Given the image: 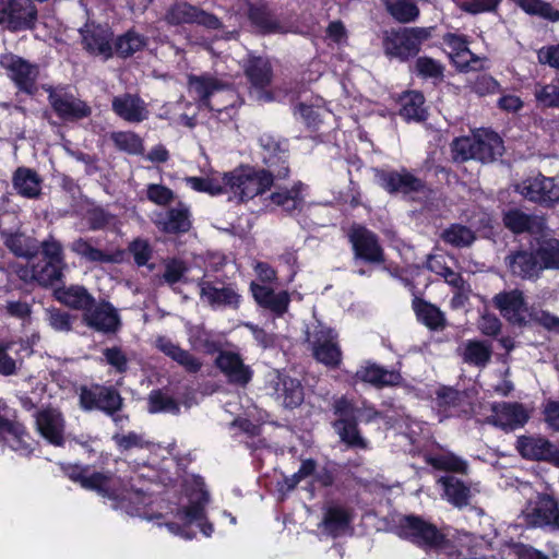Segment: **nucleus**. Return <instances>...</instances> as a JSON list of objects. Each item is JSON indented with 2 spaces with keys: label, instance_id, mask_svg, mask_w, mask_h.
Wrapping results in <instances>:
<instances>
[{
  "label": "nucleus",
  "instance_id": "1",
  "mask_svg": "<svg viewBox=\"0 0 559 559\" xmlns=\"http://www.w3.org/2000/svg\"><path fill=\"white\" fill-rule=\"evenodd\" d=\"M331 411L335 416L331 426L347 449L367 450L369 442L362 436L359 424L368 425L384 418L383 412L368 400H362L358 405L347 395L334 396Z\"/></svg>",
  "mask_w": 559,
  "mask_h": 559
},
{
  "label": "nucleus",
  "instance_id": "2",
  "mask_svg": "<svg viewBox=\"0 0 559 559\" xmlns=\"http://www.w3.org/2000/svg\"><path fill=\"white\" fill-rule=\"evenodd\" d=\"M187 85L189 93L193 95L201 108H206L218 115L225 112L231 117L243 104V99L236 93L231 83L223 81L210 72L188 74Z\"/></svg>",
  "mask_w": 559,
  "mask_h": 559
},
{
  "label": "nucleus",
  "instance_id": "3",
  "mask_svg": "<svg viewBox=\"0 0 559 559\" xmlns=\"http://www.w3.org/2000/svg\"><path fill=\"white\" fill-rule=\"evenodd\" d=\"M452 153L455 162L474 159L484 164L492 163L503 155L504 143L496 131L480 128L472 136L454 139Z\"/></svg>",
  "mask_w": 559,
  "mask_h": 559
},
{
  "label": "nucleus",
  "instance_id": "4",
  "mask_svg": "<svg viewBox=\"0 0 559 559\" xmlns=\"http://www.w3.org/2000/svg\"><path fill=\"white\" fill-rule=\"evenodd\" d=\"M433 27H399L385 29L382 48L389 59L407 62L417 57L423 44L432 35Z\"/></svg>",
  "mask_w": 559,
  "mask_h": 559
},
{
  "label": "nucleus",
  "instance_id": "5",
  "mask_svg": "<svg viewBox=\"0 0 559 559\" xmlns=\"http://www.w3.org/2000/svg\"><path fill=\"white\" fill-rule=\"evenodd\" d=\"M222 180L240 202L263 195L277 186L273 177L263 168L251 165H240L234 170L225 173Z\"/></svg>",
  "mask_w": 559,
  "mask_h": 559
},
{
  "label": "nucleus",
  "instance_id": "6",
  "mask_svg": "<svg viewBox=\"0 0 559 559\" xmlns=\"http://www.w3.org/2000/svg\"><path fill=\"white\" fill-rule=\"evenodd\" d=\"M263 169L278 183L288 180L292 175L290 143L287 138L273 133H263L258 139Z\"/></svg>",
  "mask_w": 559,
  "mask_h": 559
},
{
  "label": "nucleus",
  "instance_id": "7",
  "mask_svg": "<svg viewBox=\"0 0 559 559\" xmlns=\"http://www.w3.org/2000/svg\"><path fill=\"white\" fill-rule=\"evenodd\" d=\"M395 532L401 538L421 548H442L447 542L445 535L435 524L415 514L402 516L395 526Z\"/></svg>",
  "mask_w": 559,
  "mask_h": 559
},
{
  "label": "nucleus",
  "instance_id": "8",
  "mask_svg": "<svg viewBox=\"0 0 559 559\" xmlns=\"http://www.w3.org/2000/svg\"><path fill=\"white\" fill-rule=\"evenodd\" d=\"M354 260L369 266H379L385 262V252L379 236L360 224H353L347 234Z\"/></svg>",
  "mask_w": 559,
  "mask_h": 559
},
{
  "label": "nucleus",
  "instance_id": "9",
  "mask_svg": "<svg viewBox=\"0 0 559 559\" xmlns=\"http://www.w3.org/2000/svg\"><path fill=\"white\" fill-rule=\"evenodd\" d=\"M123 402V397L114 385L92 383L80 386L79 405L84 412L97 409L107 416H114L122 411Z\"/></svg>",
  "mask_w": 559,
  "mask_h": 559
},
{
  "label": "nucleus",
  "instance_id": "10",
  "mask_svg": "<svg viewBox=\"0 0 559 559\" xmlns=\"http://www.w3.org/2000/svg\"><path fill=\"white\" fill-rule=\"evenodd\" d=\"M200 290V299L206 302L212 309L230 308L238 310L241 304V295L236 284L225 283L223 280H206L202 276L195 281Z\"/></svg>",
  "mask_w": 559,
  "mask_h": 559
},
{
  "label": "nucleus",
  "instance_id": "11",
  "mask_svg": "<svg viewBox=\"0 0 559 559\" xmlns=\"http://www.w3.org/2000/svg\"><path fill=\"white\" fill-rule=\"evenodd\" d=\"M376 183L391 195L412 193H423L426 190V181L416 177L407 168L395 169H374Z\"/></svg>",
  "mask_w": 559,
  "mask_h": 559
},
{
  "label": "nucleus",
  "instance_id": "12",
  "mask_svg": "<svg viewBox=\"0 0 559 559\" xmlns=\"http://www.w3.org/2000/svg\"><path fill=\"white\" fill-rule=\"evenodd\" d=\"M265 389L285 408L299 407L305 400V390L301 381L290 377L286 371L273 370L267 374Z\"/></svg>",
  "mask_w": 559,
  "mask_h": 559
},
{
  "label": "nucleus",
  "instance_id": "13",
  "mask_svg": "<svg viewBox=\"0 0 559 559\" xmlns=\"http://www.w3.org/2000/svg\"><path fill=\"white\" fill-rule=\"evenodd\" d=\"M44 90L48 93L50 107L61 120L78 121L91 116L92 109L86 102L75 97L67 87L48 85Z\"/></svg>",
  "mask_w": 559,
  "mask_h": 559
},
{
  "label": "nucleus",
  "instance_id": "14",
  "mask_svg": "<svg viewBox=\"0 0 559 559\" xmlns=\"http://www.w3.org/2000/svg\"><path fill=\"white\" fill-rule=\"evenodd\" d=\"M559 515V501L547 492H537L523 511L526 527L550 530Z\"/></svg>",
  "mask_w": 559,
  "mask_h": 559
},
{
  "label": "nucleus",
  "instance_id": "15",
  "mask_svg": "<svg viewBox=\"0 0 559 559\" xmlns=\"http://www.w3.org/2000/svg\"><path fill=\"white\" fill-rule=\"evenodd\" d=\"M164 20L173 26L197 24L213 31L223 27L218 16L188 2H177L170 5L165 12Z\"/></svg>",
  "mask_w": 559,
  "mask_h": 559
},
{
  "label": "nucleus",
  "instance_id": "16",
  "mask_svg": "<svg viewBox=\"0 0 559 559\" xmlns=\"http://www.w3.org/2000/svg\"><path fill=\"white\" fill-rule=\"evenodd\" d=\"M38 10L33 0H7L0 10V24L7 23L12 32L33 29Z\"/></svg>",
  "mask_w": 559,
  "mask_h": 559
},
{
  "label": "nucleus",
  "instance_id": "17",
  "mask_svg": "<svg viewBox=\"0 0 559 559\" xmlns=\"http://www.w3.org/2000/svg\"><path fill=\"white\" fill-rule=\"evenodd\" d=\"M83 49L94 57L107 61L114 57V32L108 25L85 24L80 28Z\"/></svg>",
  "mask_w": 559,
  "mask_h": 559
},
{
  "label": "nucleus",
  "instance_id": "18",
  "mask_svg": "<svg viewBox=\"0 0 559 559\" xmlns=\"http://www.w3.org/2000/svg\"><path fill=\"white\" fill-rule=\"evenodd\" d=\"M518 453L525 460L547 462L559 467V449L542 436H519L515 442Z\"/></svg>",
  "mask_w": 559,
  "mask_h": 559
},
{
  "label": "nucleus",
  "instance_id": "19",
  "mask_svg": "<svg viewBox=\"0 0 559 559\" xmlns=\"http://www.w3.org/2000/svg\"><path fill=\"white\" fill-rule=\"evenodd\" d=\"M246 16L251 31L257 35L280 34L284 29L276 11L265 0L248 2Z\"/></svg>",
  "mask_w": 559,
  "mask_h": 559
},
{
  "label": "nucleus",
  "instance_id": "20",
  "mask_svg": "<svg viewBox=\"0 0 559 559\" xmlns=\"http://www.w3.org/2000/svg\"><path fill=\"white\" fill-rule=\"evenodd\" d=\"M435 404L438 414L443 418L469 417L474 413L473 404L464 391L452 386H441L436 392Z\"/></svg>",
  "mask_w": 559,
  "mask_h": 559
},
{
  "label": "nucleus",
  "instance_id": "21",
  "mask_svg": "<svg viewBox=\"0 0 559 559\" xmlns=\"http://www.w3.org/2000/svg\"><path fill=\"white\" fill-rule=\"evenodd\" d=\"M1 64L10 72V78L19 91L27 95L36 94V82L39 76L38 64L16 55L4 56Z\"/></svg>",
  "mask_w": 559,
  "mask_h": 559
},
{
  "label": "nucleus",
  "instance_id": "22",
  "mask_svg": "<svg viewBox=\"0 0 559 559\" xmlns=\"http://www.w3.org/2000/svg\"><path fill=\"white\" fill-rule=\"evenodd\" d=\"M355 382L371 385L377 390L384 388H397L404 382V378L397 369H386L372 360H366L353 376Z\"/></svg>",
  "mask_w": 559,
  "mask_h": 559
},
{
  "label": "nucleus",
  "instance_id": "23",
  "mask_svg": "<svg viewBox=\"0 0 559 559\" xmlns=\"http://www.w3.org/2000/svg\"><path fill=\"white\" fill-rule=\"evenodd\" d=\"M214 366L226 377L228 383L246 388L253 378V370L243 362L237 352H222L214 359Z\"/></svg>",
  "mask_w": 559,
  "mask_h": 559
},
{
  "label": "nucleus",
  "instance_id": "24",
  "mask_svg": "<svg viewBox=\"0 0 559 559\" xmlns=\"http://www.w3.org/2000/svg\"><path fill=\"white\" fill-rule=\"evenodd\" d=\"M82 321L90 329L106 334L116 333L121 328V319L117 309L106 300L99 304L95 302L93 308L83 313Z\"/></svg>",
  "mask_w": 559,
  "mask_h": 559
},
{
  "label": "nucleus",
  "instance_id": "25",
  "mask_svg": "<svg viewBox=\"0 0 559 559\" xmlns=\"http://www.w3.org/2000/svg\"><path fill=\"white\" fill-rule=\"evenodd\" d=\"M249 290L255 304L265 310L271 311L275 317L282 318L289 308L290 295L287 290H275L266 285L252 281Z\"/></svg>",
  "mask_w": 559,
  "mask_h": 559
},
{
  "label": "nucleus",
  "instance_id": "26",
  "mask_svg": "<svg viewBox=\"0 0 559 559\" xmlns=\"http://www.w3.org/2000/svg\"><path fill=\"white\" fill-rule=\"evenodd\" d=\"M495 414L492 425L506 432L522 428L530 419V415L523 404L518 402L496 403L491 407Z\"/></svg>",
  "mask_w": 559,
  "mask_h": 559
},
{
  "label": "nucleus",
  "instance_id": "27",
  "mask_svg": "<svg viewBox=\"0 0 559 559\" xmlns=\"http://www.w3.org/2000/svg\"><path fill=\"white\" fill-rule=\"evenodd\" d=\"M509 272L521 280L536 281L542 272L533 249L511 250L504 258Z\"/></svg>",
  "mask_w": 559,
  "mask_h": 559
},
{
  "label": "nucleus",
  "instance_id": "28",
  "mask_svg": "<svg viewBox=\"0 0 559 559\" xmlns=\"http://www.w3.org/2000/svg\"><path fill=\"white\" fill-rule=\"evenodd\" d=\"M155 226L164 234L182 235L192 227L191 213L189 207L179 202L177 206L159 213L154 221Z\"/></svg>",
  "mask_w": 559,
  "mask_h": 559
},
{
  "label": "nucleus",
  "instance_id": "29",
  "mask_svg": "<svg viewBox=\"0 0 559 559\" xmlns=\"http://www.w3.org/2000/svg\"><path fill=\"white\" fill-rule=\"evenodd\" d=\"M492 302L504 319L520 326L526 325L521 314L526 309L523 292L519 289L501 292L492 298Z\"/></svg>",
  "mask_w": 559,
  "mask_h": 559
},
{
  "label": "nucleus",
  "instance_id": "30",
  "mask_svg": "<svg viewBox=\"0 0 559 559\" xmlns=\"http://www.w3.org/2000/svg\"><path fill=\"white\" fill-rule=\"evenodd\" d=\"M276 191L269 197L271 203L280 206L284 212L293 214L301 212L305 206V190L307 185L301 180L294 181L290 188H282L280 182L275 187Z\"/></svg>",
  "mask_w": 559,
  "mask_h": 559
},
{
  "label": "nucleus",
  "instance_id": "31",
  "mask_svg": "<svg viewBox=\"0 0 559 559\" xmlns=\"http://www.w3.org/2000/svg\"><path fill=\"white\" fill-rule=\"evenodd\" d=\"M36 426L40 436L50 444L64 445V419L61 414L50 409L41 411L36 416Z\"/></svg>",
  "mask_w": 559,
  "mask_h": 559
},
{
  "label": "nucleus",
  "instance_id": "32",
  "mask_svg": "<svg viewBox=\"0 0 559 559\" xmlns=\"http://www.w3.org/2000/svg\"><path fill=\"white\" fill-rule=\"evenodd\" d=\"M12 187L20 197L36 200L41 195L43 178L35 169L20 166L12 174Z\"/></svg>",
  "mask_w": 559,
  "mask_h": 559
},
{
  "label": "nucleus",
  "instance_id": "33",
  "mask_svg": "<svg viewBox=\"0 0 559 559\" xmlns=\"http://www.w3.org/2000/svg\"><path fill=\"white\" fill-rule=\"evenodd\" d=\"M454 543L457 554L465 559H486L492 549L490 538L468 532H457Z\"/></svg>",
  "mask_w": 559,
  "mask_h": 559
},
{
  "label": "nucleus",
  "instance_id": "34",
  "mask_svg": "<svg viewBox=\"0 0 559 559\" xmlns=\"http://www.w3.org/2000/svg\"><path fill=\"white\" fill-rule=\"evenodd\" d=\"M242 69L249 83L258 90L267 87L272 82L273 68L267 58L249 53Z\"/></svg>",
  "mask_w": 559,
  "mask_h": 559
},
{
  "label": "nucleus",
  "instance_id": "35",
  "mask_svg": "<svg viewBox=\"0 0 559 559\" xmlns=\"http://www.w3.org/2000/svg\"><path fill=\"white\" fill-rule=\"evenodd\" d=\"M156 348L164 355L176 361L188 373H198L202 368L201 360L189 350L182 348L166 336H159L156 340Z\"/></svg>",
  "mask_w": 559,
  "mask_h": 559
},
{
  "label": "nucleus",
  "instance_id": "36",
  "mask_svg": "<svg viewBox=\"0 0 559 559\" xmlns=\"http://www.w3.org/2000/svg\"><path fill=\"white\" fill-rule=\"evenodd\" d=\"M114 112L128 122H142L147 118L144 102L138 96L126 93L112 99Z\"/></svg>",
  "mask_w": 559,
  "mask_h": 559
},
{
  "label": "nucleus",
  "instance_id": "37",
  "mask_svg": "<svg viewBox=\"0 0 559 559\" xmlns=\"http://www.w3.org/2000/svg\"><path fill=\"white\" fill-rule=\"evenodd\" d=\"M524 195L540 205L550 206L559 201V188L555 185L554 178L543 175L536 177L525 188Z\"/></svg>",
  "mask_w": 559,
  "mask_h": 559
},
{
  "label": "nucleus",
  "instance_id": "38",
  "mask_svg": "<svg viewBox=\"0 0 559 559\" xmlns=\"http://www.w3.org/2000/svg\"><path fill=\"white\" fill-rule=\"evenodd\" d=\"M353 511L340 504H330L324 508L321 526L332 537H338L352 524Z\"/></svg>",
  "mask_w": 559,
  "mask_h": 559
},
{
  "label": "nucleus",
  "instance_id": "39",
  "mask_svg": "<svg viewBox=\"0 0 559 559\" xmlns=\"http://www.w3.org/2000/svg\"><path fill=\"white\" fill-rule=\"evenodd\" d=\"M55 298L62 305L86 312L95 306V297L84 286L72 285L60 287L53 292Z\"/></svg>",
  "mask_w": 559,
  "mask_h": 559
},
{
  "label": "nucleus",
  "instance_id": "40",
  "mask_svg": "<svg viewBox=\"0 0 559 559\" xmlns=\"http://www.w3.org/2000/svg\"><path fill=\"white\" fill-rule=\"evenodd\" d=\"M399 115L406 121H425L428 117L425 96L420 91H406L400 96Z\"/></svg>",
  "mask_w": 559,
  "mask_h": 559
},
{
  "label": "nucleus",
  "instance_id": "41",
  "mask_svg": "<svg viewBox=\"0 0 559 559\" xmlns=\"http://www.w3.org/2000/svg\"><path fill=\"white\" fill-rule=\"evenodd\" d=\"M412 308L418 322L427 326L431 331L443 330L447 325L444 313L439 307L425 300L417 298L412 300Z\"/></svg>",
  "mask_w": 559,
  "mask_h": 559
},
{
  "label": "nucleus",
  "instance_id": "42",
  "mask_svg": "<svg viewBox=\"0 0 559 559\" xmlns=\"http://www.w3.org/2000/svg\"><path fill=\"white\" fill-rule=\"evenodd\" d=\"M80 486L86 490L95 491L99 496L112 501H119L121 499L118 488L112 486L111 472H88L84 475Z\"/></svg>",
  "mask_w": 559,
  "mask_h": 559
},
{
  "label": "nucleus",
  "instance_id": "43",
  "mask_svg": "<svg viewBox=\"0 0 559 559\" xmlns=\"http://www.w3.org/2000/svg\"><path fill=\"white\" fill-rule=\"evenodd\" d=\"M536 254L540 272L545 270H559V239L554 237L536 238V247H532Z\"/></svg>",
  "mask_w": 559,
  "mask_h": 559
},
{
  "label": "nucleus",
  "instance_id": "44",
  "mask_svg": "<svg viewBox=\"0 0 559 559\" xmlns=\"http://www.w3.org/2000/svg\"><path fill=\"white\" fill-rule=\"evenodd\" d=\"M146 45L147 37L138 33L134 28H130L121 35L114 36V56L128 59L134 53L142 51Z\"/></svg>",
  "mask_w": 559,
  "mask_h": 559
},
{
  "label": "nucleus",
  "instance_id": "45",
  "mask_svg": "<svg viewBox=\"0 0 559 559\" xmlns=\"http://www.w3.org/2000/svg\"><path fill=\"white\" fill-rule=\"evenodd\" d=\"M312 356L330 369H337L342 362V350L331 338H316L312 342Z\"/></svg>",
  "mask_w": 559,
  "mask_h": 559
},
{
  "label": "nucleus",
  "instance_id": "46",
  "mask_svg": "<svg viewBox=\"0 0 559 559\" xmlns=\"http://www.w3.org/2000/svg\"><path fill=\"white\" fill-rule=\"evenodd\" d=\"M447 500L455 508L463 509L469 504L472 498L471 488L454 476L440 478Z\"/></svg>",
  "mask_w": 559,
  "mask_h": 559
},
{
  "label": "nucleus",
  "instance_id": "47",
  "mask_svg": "<svg viewBox=\"0 0 559 559\" xmlns=\"http://www.w3.org/2000/svg\"><path fill=\"white\" fill-rule=\"evenodd\" d=\"M386 12L401 24L415 22L420 14L418 5L413 0H383Z\"/></svg>",
  "mask_w": 559,
  "mask_h": 559
},
{
  "label": "nucleus",
  "instance_id": "48",
  "mask_svg": "<svg viewBox=\"0 0 559 559\" xmlns=\"http://www.w3.org/2000/svg\"><path fill=\"white\" fill-rule=\"evenodd\" d=\"M7 248L17 258L34 259L39 253L37 239L23 234H12L4 241Z\"/></svg>",
  "mask_w": 559,
  "mask_h": 559
},
{
  "label": "nucleus",
  "instance_id": "49",
  "mask_svg": "<svg viewBox=\"0 0 559 559\" xmlns=\"http://www.w3.org/2000/svg\"><path fill=\"white\" fill-rule=\"evenodd\" d=\"M72 251L87 262L92 263H114V254L94 247L87 239L79 238L71 247Z\"/></svg>",
  "mask_w": 559,
  "mask_h": 559
},
{
  "label": "nucleus",
  "instance_id": "50",
  "mask_svg": "<svg viewBox=\"0 0 559 559\" xmlns=\"http://www.w3.org/2000/svg\"><path fill=\"white\" fill-rule=\"evenodd\" d=\"M427 463L437 471L451 472L463 475L467 474L468 472L467 462L452 452L431 455L427 459Z\"/></svg>",
  "mask_w": 559,
  "mask_h": 559
},
{
  "label": "nucleus",
  "instance_id": "51",
  "mask_svg": "<svg viewBox=\"0 0 559 559\" xmlns=\"http://www.w3.org/2000/svg\"><path fill=\"white\" fill-rule=\"evenodd\" d=\"M427 269L442 276L450 286L456 289H463L465 281L462 274L448 266L442 255L430 257L427 261Z\"/></svg>",
  "mask_w": 559,
  "mask_h": 559
},
{
  "label": "nucleus",
  "instance_id": "52",
  "mask_svg": "<svg viewBox=\"0 0 559 559\" xmlns=\"http://www.w3.org/2000/svg\"><path fill=\"white\" fill-rule=\"evenodd\" d=\"M441 239L455 248H464L471 246L475 240V233L467 226L462 224H451L441 234Z\"/></svg>",
  "mask_w": 559,
  "mask_h": 559
},
{
  "label": "nucleus",
  "instance_id": "53",
  "mask_svg": "<svg viewBox=\"0 0 559 559\" xmlns=\"http://www.w3.org/2000/svg\"><path fill=\"white\" fill-rule=\"evenodd\" d=\"M147 411L151 414L170 413L178 414L180 406L178 402L162 389L152 390L147 397Z\"/></svg>",
  "mask_w": 559,
  "mask_h": 559
},
{
  "label": "nucleus",
  "instance_id": "54",
  "mask_svg": "<svg viewBox=\"0 0 559 559\" xmlns=\"http://www.w3.org/2000/svg\"><path fill=\"white\" fill-rule=\"evenodd\" d=\"M515 4L528 15H536L550 22H559V10L544 0H515Z\"/></svg>",
  "mask_w": 559,
  "mask_h": 559
},
{
  "label": "nucleus",
  "instance_id": "55",
  "mask_svg": "<svg viewBox=\"0 0 559 559\" xmlns=\"http://www.w3.org/2000/svg\"><path fill=\"white\" fill-rule=\"evenodd\" d=\"M492 350L490 344H487L484 341L474 340L467 342L463 359L469 365L485 367L489 362Z\"/></svg>",
  "mask_w": 559,
  "mask_h": 559
},
{
  "label": "nucleus",
  "instance_id": "56",
  "mask_svg": "<svg viewBox=\"0 0 559 559\" xmlns=\"http://www.w3.org/2000/svg\"><path fill=\"white\" fill-rule=\"evenodd\" d=\"M503 225L514 235L528 233L533 228V218L519 209H510L503 213Z\"/></svg>",
  "mask_w": 559,
  "mask_h": 559
},
{
  "label": "nucleus",
  "instance_id": "57",
  "mask_svg": "<svg viewBox=\"0 0 559 559\" xmlns=\"http://www.w3.org/2000/svg\"><path fill=\"white\" fill-rule=\"evenodd\" d=\"M14 428L15 430L8 432V435L11 437L8 440V445L11 450L19 453L20 455L29 456L33 453L34 448L31 442L32 438L27 432L26 427L23 424L16 421L14 424Z\"/></svg>",
  "mask_w": 559,
  "mask_h": 559
},
{
  "label": "nucleus",
  "instance_id": "58",
  "mask_svg": "<svg viewBox=\"0 0 559 559\" xmlns=\"http://www.w3.org/2000/svg\"><path fill=\"white\" fill-rule=\"evenodd\" d=\"M209 501L206 491H202L197 501H191L188 506L178 509L176 516L187 524L188 526L194 521H202L205 519V503Z\"/></svg>",
  "mask_w": 559,
  "mask_h": 559
},
{
  "label": "nucleus",
  "instance_id": "59",
  "mask_svg": "<svg viewBox=\"0 0 559 559\" xmlns=\"http://www.w3.org/2000/svg\"><path fill=\"white\" fill-rule=\"evenodd\" d=\"M467 87L479 97L495 95L502 91L500 83L490 74L481 73L468 81Z\"/></svg>",
  "mask_w": 559,
  "mask_h": 559
},
{
  "label": "nucleus",
  "instance_id": "60",
  "mask_svg": "<svg viewBox=\"0 0 559 559\" xmlns=\"http://www.w3.org/2000/svg\"><path fill=\"white\" fill-rule=\"evenodd\" d=\"M44 265L40 269H35V278L43 286L53 285L56 282H60L63 277V270L66 262H49L44 261Z\"/></svg>",
  "mask_w": 559,
  "mask_h": 559
},
{
  "label": "nucleus",
  "instance_id": "61",
  "mask_svg": "<svg viewBox=\"0 0 559 559\" xmlns=\"http://www.w3.org/2000/svg\"><path fill=\"white\" fill-rule=\"evenodd\" d=\"M111 140L117 148L129 154H140L143 150L142 139L134 132H114Z\"/></svg>",
  "mask_w": 559,
  "mask_h": 559
},
{
  "label": "nucleus",
  "instance_id": "62",
  "mask_svg": "<svg viewBox=\"0 0 559 559\" xmlns=\"http://www.w3.org/2000/svg\"><path fill=\"white\" fill-rule=\"evenodd\" d=\"M416 74L423 79H437L443 78L444 67L431 57H418L415 61Z\"/></svg>",
  "mask_w": 559,
  "mask_h": 559
},
{
  "label": "nucleus",
  "instance_id": "63",
  "mask_svg": "<svg viewBox=\"0 0 559 559\" xmlns=\"http://www.w3.org/2000/svg\"><path fill=\"white\" fill-rule=\"evenodd\" d=\"M187 271L188 267L185 261L177 258L168 259L165 262L163 280L169 286H174L175 284L183 280V276L187 273Z\"/></svg>",
  "mask_w": 559,
  "mask_h": 559
},
{
  "label": "nucleus",
  "instance_id": "64",
  "mask_svg": "<svg viewBox=\"0 0 559 559\" xmlns=\"http://www.w3.org/2000/svg\"><path fill=\"white\" fill-rule=\"evenodd\" d=\"M536 102L544 108L559 109V86L546 84L534 93Z\"/></svg>",
  "mask_w": 559,
  "mask_h": 559
}]
</instances>
